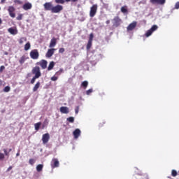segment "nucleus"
Returning <instances> with one entry per match:
<instances>
[{
	"instance_id": "nucleus-1",
	"label": "nucleus",
	"mask_w": 179,
	"mask_h": 179,
	"mask_svg": "<svg viewBox=\"0 0 179 179\" xmlns=\"http://www.w3.org/2000/svg\"><path fill=\"white\" fill-rule=\"evenodd\" d=\"M32 75H34L36 78H40L41 76V71L40 70V66H36L31 70Z\"/></svg>"
},
{
	"instance_id": "nucleus-2",
	"label": "nucleus",
	"mask_w": 179,
	"mask_h": 179,
	"mask_svg": "<svg viewBox=\"0 0 179 179\" xmlns=\"http://www.w3.org/2000/svg\"><path fill=\"white\" fill-rule=\"evenodd\" d=\"M29 55L31 59H38V57H40V53H38V50L37 49H34L30 52Z\"/></svg>"
},
{
	"instance_id": "nucleus-3",
	"label": "nucleus",
	"mask_w": 179,
	"mask_h": 179,
	"mask_svg": "<svg viewBox=\"0 0 179 179\" xmlns=\"http://www.w3.org/2000/svg\"><path fill=\"white\" fill-rule=\"evenodd\" d=\"M64 10V6L62 5L57 4L52 8V13H59L62 10Z\"/></svg>"
},
{
	"instance_id": "nucleus-4",
	"label": "nucleus",
	"mask_w": 179,
	"mask_h": 179,
	"mask_svg": "<svg viewBox=\"0 0 179 179\" xmlns=\"http://www.w3.org/2000/svg\"><path fill=\"white\" fill-rule=\"evenodd\" d=\"M97 4H94L91 8H90V17H94L96 16V13H97Z\"/></svg>"
},
{
	"instance_id": "nucleus-5",
	"label": "nucleus",
	"mask_w": 179,
	"mask_h": 179,
	"mask_svg": "<svg viewBox=\"0 0 179 179\" xmlns=\"http://www.w3.org/2000/svg\"><path fill=\"white\" fill-rule=\"evenodd\" d=\"M114 27H118L122 23V20L119 16H116L113 20Z\"/></svg>"
},
{
	"instance_id": "nucleus-6",
	"label": "nucleus",
	"mask_w": 179,
	"mask_h": 179,
	"mask_svg": "<svg viewBox=\"0 0 179 179\" xmlns=\"http://www.w3.org/2000/svg\"><path fill=\"white\" fill-rule=\"evenodd\" d=\"M158 28L159 27H157V25H153L151 29L148 30L145 33V37H150V36H152V34H153V31H156Z\"/></svg>"
},
{
	"instance_id": "nucleus-7",
	"label": "nucleus",
	"mask_w": 179,
	"mask_h": 179,
	"mask_svg": "<svg viewBox=\"0 0 179 179\" xmlns=\"http://www.w3.org/2000/svg\"><path fill=\"white\" fill-rule=\"evenodd\" d=\"M48 62L45 59H41L36 63V65H40L42 69H46Z\"/></svg>"
},
{
	"instance_id": "nucleus-8",
	"label": "nucleus",
	"mask_w": 179,
	"mask_h": 179,
	"mask_svg": "<svg viewBox=\"0 0 179 179\" xmlns=\"http://www.w3.org/2000/svg\"><path fill=\"white\" fill-rule=\"evenodd\" d=\"M16 10V9L15 8V7H13V6H10L8 8V12L9 13V15L10 16V17H16V14L15 13V11Z\"/></svg>"
},
{
	"instance_id": "nucleus-9",
	"label": "nucleus",
	"mask_w": 179,
	"mask_h": 179,
	"mask_svg": "<svg viewBox=\"0 0 179 179\" xmlns=\"http://www.w3.org/2000/svg\"><path fill=\"white\" fill-rule=\"evenodd\" d=\"M55 51H57V49L55 48L48 49V52L45 54L46 58H51V57L54 55V53L55 52Z\"/></svg>"
},
{
	"instance_id": "nucleus-10",
	"label": "nucleus",
	"mask_w": 179,
	"mask_h": 179,
	"mask_svg": "<svg viewBox=\"0 0 179 179\" xmlns=\"http://www.w3.org/2000/svg\"><path fill=\"white\" fill-rule=\"evenodd\" d=\"M49 141H50V134L46 133L42 136V141L43 145H45V143H48Z\"/></svg>"
},
{
	"instance_id": "nucleus-11",
	"label": "nucleus",
	"mask_w": 179,
	"mask_h": 179,
	"mask_svg": "<svg viewBox=\"0 0 179 179\" xmlns=\"http://www.w3.org/2000/svg\"><path fill=\"white\" fill-rule=\"evenodd\" d=\"M43 6H44L45 10H51V12H52V8L54 7L52 6V3L51 2L45 3Z\"/></svg>"
},
{
	"instance_id": "nucleus-12",
	"label": "nucleus",
	"mask_w": 179,
	"mask_h": 179,
	"mask_svg": "<svg viewBox=\"0 0 179 179\" xmlns=\"http://www.w3.org/2000/svg\"><path fill=\"white\" fill-rule=\"evenodd\" d=\"M136 24H138V23L136 21L129 24V26L127 27V31H132V30H134V29L136 27Z\"/></svg>"
},
{
	"instance_id": "nucleus-13",
	"label": "nucleus",
	"mask_w": 179,
	"mask_h": 179,
	"mask_svg": "<svg viewBox=\"0 0 179 179\" xmlns=\"http://www.w3.org/2000/svg\"><path fill=\"white\" fill-rule=\"evenodd\" d=\"M52 169H55L56 167H59V161L57 159L54 158L51 163Z\"/></svg>"
},
{
	"instance_id": "nucleus-14",
	"label": "nucleus",
	"mask_w": 179,
	"mask_h": 179,
	"mask_svg": "<svg viewBox=\"0 0 179 179\" xmlns=\"http://www.w3.org/2000/svg\"><path fill=\"white\" fill-rule=\"evenodd\" d=\"M151 3H157L158 5H164L166 3V0H150Z\"/></svg>"
},
{
	"instance_id": "nucleus-15",
	"label": "nucleus",
	"mask_w": 179,
	"mask_h": 179,
	"mask_svg": "<svg viewBox=\"0 0 179 179\" xmlns=\"http://www.w3.org/2000/svg\"><path fill=\"white\" fill-rule=\"evenodd\" d=\"M73 135L75 139H78V138H79V136H80V129H76L74 130V131L73 132Z\"/></svg>"
},
{
	"instance_id": "nucleus-16",
	"label": "nucleus",
	"mask_w": 179,
	"mask_h": 179,
	"mask_svg": "<svg viewBox=\"0 0 179 179\" xmlns=\"http://www.w3.org/2000/svg\"><path fill=\"white\" fill-rule=\"evenodd\" d=\"M8 31L10 34H13V36L17 34V29L16 28L10 27L8 29Z\"/></svg>"
},
{
	"instance_id": "nucleus-17",
	"label": "nucleus",
	"mask_w": 179,
	"mask_h": 179,
	"mask_svg": "<svg viewBox=\"0 0 179 179\" xmlns=\"http://www.w3.org/2000/svg\"><path fill=\"white\" fill-rule=\"evenodd\" d=\"M60 112L62 114H68V113H69V108L66 106H62L60 108Z\"/></svg>"
},
{
	"instance_id": "nucleus-18",
	"label": "nucleus",
	"mask_w": 179,
	"mask_h": 179,
	"mask_svg": "<svg viewBox=\"0 0 179 179\" xmlns=\"http://www.w3.org/2000/svg\"><path fill=\"white\" fill-rule=\"evenodd\" d=\"M55 45H57V38H52L50 41L49 47H50V48H52L55 47Z\"/></svg>"
},
{
	"instance_id": "nucleus-19",
	"label": "nucleus",
	"mask_w": 179,
	"mask_h": 179,
	"mask_svg": "<svg viewBox=\"0 0 179 179\" xmlns=\"http://www.w3.org/2000/svg\"><path fill=\"white\" fill-rule=\"evenodd\" d=\"M27 59H29V57H27V56H26V55H22L21 57H20V60H19V62H20V65H23V63L24 62H26V60Z\"/></svg>"
},
{
	"instance_id": "nucleus-20",
	"label": "nucleus",
	"mask_w": 179,
	"mask_h": 179,
	"mask_svg": "<svg viewBox=\"0 0 179 179\" xmlns=\"http://www.w3.org/2000/svg\"><path fill=\"white\" fill-rule=\"evenodd\" d=\"M32 8V6L30 3H26L23 5L22 8L24 10H29Z\"/></svg>"
},
{
	"instance_id": "nucleus-21",
	"label": "nucleus",
	"mask_w": 179,
	"mask_h": 179,
	"mask_svg": "<svg viewBox=\"0 0 179 179\" xmlns=\"http://www.w3.org/2000/svg\"><path fill=\"white\" fill-rule=\"evenodd\" d=\"M54 66H55V62H50L48 67V71H52V69H54Z\"/></svg>"
},
{
	"instance_id": "nucleus-22",
	"label": "nucleus",
	"mask_w": 179,
	"mask_h": 179,
	"mask_svg": "<svg viewBox=\"0 0 179 179\" xmlns=\"http://www.w3.org/2000/svg\"><path fill=\"white\" fill-rule=\"evenodd\" d=\"M41 84L40 83V81H38L36 85H34V87H33V92H37V90H38V88L40 87V85Z\"/></svg>"
},
{
	"instance_id": "nucleus-23",
	"label": "nucleus",
	"mask_w": 179,
	"mask_h": 179,
	"mask_svg": "<svg viewBox=\"0 0 179 179\" xmlns=\"http://www.w3.org/2000/svg\"><path fill=\"white\" fill-rule=\"evenodd\" d=\"M122 13H128V6H124L120 9Z\"/></svg>"
},
{
	"instance_id": "nucleus-24",
	"label": "nucleus",
	"mask_w": 179,
	"mask_h": 179,
	"mask_svg": "<svg viewBox=\"0 0 179 179\" xmlns=\"http://www.w3.org/2000/svg\"><path fill=\"white\" fill-rule=\"evenodd\" d=\"M43 167H44V166L43 164H38L36 166V171H38V173H40V171H43Z\"/></svg>"
},
{
	"instance_id": "nucleus-25",
	"label": "nucleus",
	"mask_w": 179,
	"mask_h": 179,
	"mask_svg": "<svg viewBox=\"0 0 179 179\" xmlns=\"http://www.w3.org/2000/svg\"><path fill=\"white\" fill-rule=\"evenodd\" d=\"M31 47V45H30V42H27L25 45H24V50L25 51H29V50H30V48Z\"/></svg>"
},
{
	"instance_id": "nucleus-26",
	"label": "nucleus",
	"mask_w": 179,
	"mask_h": 179,
	"mask_svg": "<svg viewBox=\"0 0 179 179\" xmlns=\"http://www.w3.org/2000/svg\"><path fill=\"white\" fill-rule=\"evenodd\" d=\"M3 152H4L5 156L9 157V152H12V149H9V150L3 149Z\"/></svg>"
},
{
	"instance_id": "nucleus-27",
	"label": "nucleus",
	"mask_w": 179,
	"mask_h": 179,
	"mask_svg": "<svg viewBox=\"0 0 179 179\" xmlns=\"http://www.w3.org/2000/svg\"><path fill=\"white\" fill-rule=\"evenodd\" d=\"M89 85V83L87 81H83L81 83V86L82 87H83L84 89H86V87H87V86Z\"/></svg>"
},
{
	"instance_id": "nucleus-28",
	"label": "nucleus",
	"mask_w": 179,
	"mask_h": 179,
	"mask_svg": "<svg viewBox=\"0 0 179 179\" xmlns=\"http://www.w3.org/2000/svg\"><path fill=\"white\" fill-rule=\"evenodd\" d=\"M66 120L69 122H71V124H73V122H75V117H69L66 119Z\"/></svg>"
},
{
	"instance_id": "nucleus-29",
	"label": "nucleus",
	"mask_w": 179,
	"mask_h": 179,
	"mask_svg": "<svg viewBox=\"0 0 179 179\" xmlns=\"http://www.w3.org/2000/svg\"><path fill=\"white\" fill-rule=\"evenodd\" d=\"M36 131H38L40 129V127H41V122H38L34 124Z\"/></svg>"
},
{
	"instance_id": "nucleus-30",
	"label": "nucleus",
	"mask_w": 179,
	"mask_h": 179,
	"mask_svg": "<svg viewBox=\"0 0 179 179\" xmlns=\"http://www.w3.org/2000/svg\"><path fill=\"white\" fill-rule=\"evenodd\" d=\"M3 91L5 93H8V92H10V86H6L3 88Z\"/></svg>"
},
{
	"instance_id": "nucleus-31",
	"label": "nucleus",
	"mask_w": 179,
	"mask_h": 179,
	"mask_svg": "<svg viewBox=\"0 0 179 179\" xmlns=\"http://www.w3.org/2000/svg\"><path fill=\"white\" fill-rule=\"evenodd\" d=\"M92 43L93 42L88 41V43L87 44V50H90V48H92Z\"/></svg>"
},
{
	"instance_id": "nucleus-32",
	"label": "nucleus",
	"mask_w": 179,
	"mask_h": 179,
	"mask_svg": "<svg viewBox=\"0 0 179 179\" xmlns=\"http://www.w3.org/2000/svg\"><path fill=\"white\" fill-rule=\"evenodd\" d=\"M55 2L56 3H62V4H64L65 3V0H55Z\"/></svg>"
},
{
	"instance_id": "nucleus-33",
	"label": "nucleus",
	"mask_w": 179,
	"mask_h": 179,
	"mask_svg": "<svg viewBox=\"0 0 179 179\" xmlns=\"http://www.w3.org/2000/svg\"><path fill=\"white\" fill-rule=\"evenodd\" d=\"M171 176H172V177H177V171L172 170Z\"/></svg>"
},
{
	"instance_id": "nucleus-34",
	"label": "nucleus",
	"mask_w": 179,
	"mask_h": 179,
	"mask_svg": "<svg viewBox=\"0 0 179 179\" xmlns=\"http://www.w3.org/2000/svg\"><path fill=\"white\" fill-rule=\"evenodd\" d=\"M14 3H17V5H22L23 3V1L20 0H14Z\"/></svg>"
},
{
	"instance_id": "nucleus-35",
	"label": "nucleus",
	"mask_w": 179,
	"mask_h": 179,
	"mask_svg": "<svg viewBox=\"0 0 179 179\" xmlns=\"http://www.w3.org/2000/svg\"><path fill=\"white\" fill-rule=\"evenodd\" d=\"M36 79H38V77H36L35 76L31 80V85H34V82H36Z\"/></svg>"
},
{
	"instance_id": "nucleus-36",
	"label": "nucleus",
	"mask_w": 179,
	"mask_h": 179,
	"mask_svg": "<svg viewBox=\"0 0 179 179\" xmlns=\"http://www.w3.org/2000/svg\"><path fill=\"white\" fill-rule=\"evenodd\" d=\"M16 19L17 20H22L23 19V14H19Z\"/></svg>"
},
{
	"instance_id": "nucleus-37",
	"label": "nucleus",
	"mask_w": 179,
	"mask_h": 179,
	"mask_svg": "<svg viewBox=\"0 0 179 179\" xmlns=\"http://www.w3.org/2000/svg\"><path fill=\"white\" fill-rule=\"evenodd\" d=\"M94 37V36L93 35V34H90L88 41L93 42V38Z\"/></svg>"
},
{
	"instance_id": "nucleus-38",
	"label": "nucleus",
	"mask_w": 179,
	"mask_h": 179,
	"mask_svg": "<svg viewBox=\"0 0 179 179\" xmlns=\"http://www.w3.org/2000/svg\"><path fill=\"white\" fill-rule=\"evenodd\" d=\"M59 54H64V52H65V48H61L59 50Z\"/></svg>"
},
{
	"instance_id": "nucleus-39",
	"label": "nucleus",
	"mask_w": 179,
	"mask_h": 179,
	"mask_svg": "<svg viewBox=\"0 0 179 179\" xmlns=\"http://www.w3.org/2000/svg\"><path fill=\"white\" fill-rule=\"evenodd\" d=\"M92 92H93V90L92 89H90V90L86 91V94L87 96H89V94H90V93H92Z\"/></svg>"
},
{
	"instance_id": "nucleus-40",
	"label": "nucleus",
	"mask_w": 179,
	"mask_h": 179,
	"mask_svg": "<svg viewBox=\"0 0 179 179\" xmlns=\"http://www.w3.org/2000/svg\"><path fill=\"white\" fill-rule=\"evenodd\" d=\"M51 80H52L53 82H55L56 80H58V77L54 76L51 78Z\"/></svg>"
},
{
	"instance_id": "nucleus-41",
	"label": "nucleus",
	"mask_w": 179,
	"mask_h": 179,
	"mask_svg": "<svg viewBox=\"0 0 179 179\" xmlns=\"http://www.w3.org/2000/svg\"><path fill=\"white\" fill-rule=\"evenodd\" d=\"M23 40H24V41H26V38H21L19 40V43H20V44H22V43H23Z\"/></svg>"
},
{
	"instance_id": "nucleus-42",
	"label": "nucleus",
	"mask_w": 179,
	"mask_h": 179,
	"mask_svg": "<svg viewBox=\"0 0 179 179\" xmlns=\"http://www.w3.org/2000/svg\"><path fill=\"white\" fill-rule=\"evenodd\" d=\"M5 71V66H0V73L3 72Z\"/></svg>"
},
{
	"instance_id": "nucleus-43",
	"label": "nucleus",
	"mask_w": 179,
	"mask_h": 179,
	"mask_svg": "<svg viewBox=\"0 0 179 179\" xmlns=\"http://www.w3.org/2000/svg\"><path fill=\"white\" fill-rule=\"evenodd\" d=\"M35 162H36V161H34V159H29V164H31V166H33V164H34Z\"/></svg>"
},
{
	"instance_id": "nucleus-44",
	"label": "nucleus",
	"mask_w": 179,
	"mask_h": 179,
	"mask_svg": "<svg viewBox=\"0 0 179 179\" xmlns=\"http://www.w3.org/2000/svg\"><path fill=\"white\" fill-rule=\"evenodd\" d=\"M75 113H76V114H78L79 113V106H76V107Z\"/></svg>"
},
{
	"instance_id": "nucleus-45",
	"label": "nucleus",
	"mask_w": 179,
	"mask_h": 179,
	"mask_svg": "<svg viewBox=\"0 0 179 179\" xmlns=\"http://www.w3.org/2000/svg\"><path fill=\"white\" fill-rule=\"evenodd\" d=\"M175 9H179V1H178L175 5Z\"/></svg>"
},
{
	"instance_id": "nucleus-46",
	"label": "nucleus",
	"mask_w": 179,
	"mask_h": 179,
	"mask_svg": "<svg viewBox=\"0 0 179 179\" xmlns=\"http://www.w3.org/2000/svg\"><path fill=\"white\" fill-rule=\"evenodd\" d=\"M12 169H13V167L12 166H10L7 170H6V172L8 173V171H10V170H12Z\"/></svg>"
},
{
	"instance_id": "nucleus-47",
	"label": "nucleus",
	"mask_w": 179,
	"mask_h": 179,
	"mask_svg": "<svg viewBox=\"0 0 179 179\" xmlns=\"http://www.w3.org/2000/svg\"><path fill=\"white\" fill-rule=\"evenodd\" d=\"M80 0H71V2H73V3H76V2H79Z\"/></svg>"
},
{
	"instance_id": "nucleus-48",
	"label": "nucleus",
	"mask_w": 179,
	"mask_h": 179,
	"mask_svg": "<svg viewBox=\"0 0 179 179\" xmlns=\"http://www.w3.org/2000/svg\"><path fill=\"white\" fill-rule=\"evenodd\" d=\"M0 157H5V154L0 153Z\"/></svg>"
},
{
	"instance_id": "nucleus-49",
	"label": "nucleus",
	"mask_w": 179,
	"mask_h": 179,
	"mask_svg": "<svg viewBox=\"0 0 179 179\" xmlns=\"http://www.w3.org/2000/svg\"><path fill=\"white\" fill-rule=\"evenodd\" d=\"M106 24H110V20H108L106 21Z\"/></svg>"
},
{
	"instance_id": "nucleus-50",
	"label": "nucleus",
	"mask_w": 179,
	"mask_h": 179,
	"mask_svg": "<svg viewBox=\"0 0 179 179\" xmlns=\"http://www.w3.org/2000/svg\"><path fill=\"white\" fill-rule=\"evenodd\" d=\"M5 1H6V0H1V3H5Z\"/></svg>"
},
{
	"instance_id": "nucleus-51",
	"label": "nucleus",
	"mask_w": 179,
	"mask_h": 179,
	"mask_svg": "<svg viewBox=\"0 0 179 179\" xmlns=\"http://www.w3.org/2000/svg\"><path fill=\"white\" fill-rule=\"evenodd\" d=\"M66 2H71V0H64Z\"/></svg>"
},
{
	"instance_id": "nucleus-52",
	"label": "nucleus",
	"mask_w": 179,
	"mask_h": 179,
	"mask_svg": "<svg viewBox=\"0 0 179 179\" xmlns=\"http://www.w3.org/2000/svg\"><path fill=\"white\" fill-rule=\"evenodd\" d=\"M0 24H2V19L0 18Z\"/></svg>"
},
{
	"instance_id": "nucleus-53",
	"label": "nucleus",
	"mask_w": 179,
	"mask_h": 179,
	"mask_svg": "<svg viewBox=\"0 0 179 179\" xmlns=\"http://www.w3.org/2000/svg\"><path fill=\"white\" fill-rule=\"evenodd\" d=\"M4 55H8V52H4Z\"/></svg>"
},
{
	"instance_id": "nucleus-54",
	"label": "nucleus",
	"mask_w": 179,
	"mask_h": 179,
	"mask_svg": "<svg viewBox=\"0 0 179 179\" xmlns=\"http://www.w3.org/2000/svg\"><path fill=\"white\" fill-rule=\"evenodd\" d=\"M2 82V80H0V83Z\"/></svg>"
},
{
	"instance_id": "nucleus-55",
	"label": "nucleus",
	"mask_w": 179,
	"mask_h": 179,
	"mask_svg": "<svg viewBox=\"0 0 179 179\" xmlns=\"http://www.w3.org/2000/svg\"><path fill=\"white\" fill-rule=\"evenodd\" d=\"M0 10H1V7H0Z\"/></svg>"
},
{
	"instance_id": "nucleus-56",
	"label": "nucleus",
	"mask_w": 179,
	"mask_h": 179,
	"mask_svg": "<svg viewBox=\"0 0 179 179\" xmlns=\"http://www.w3.org/2000/svg\"><path fill=\"white\" fill-rule=\"evenodd\" d=\"M0 124H1V121H0Z\"/></svg>"
},
{
	"instance_id": "nucleus-57",
	"label": "nucleus",
	"mask_w": 179,
	"mask_h": 179,
	"mask_svg": "<svg viewBox=\"0 0 179 179\" xmlns=\"http://www.w3.org/2000/svg\"><path fill=\"white\" fill-rule=\"evenodd\" d=\"M0 159H2V158H0Z\"/></svg>"
}]
</instances>
